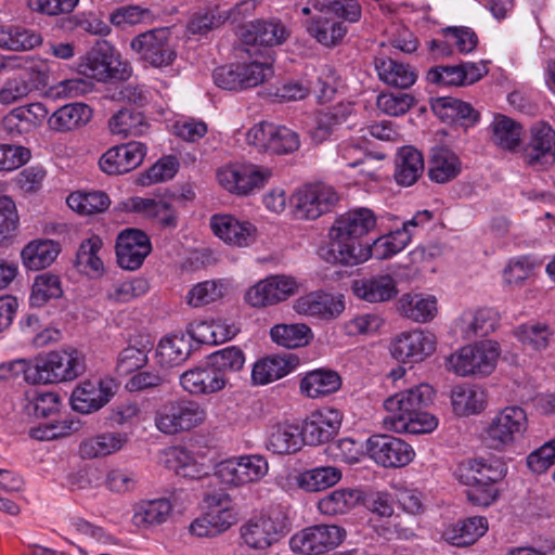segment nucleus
Returning a JSON list of instances; mask_svg holds the SVG:
<instances>
[{
    "label": "nucleus",
    "mask_w": 555,
    "mask_h": 555,
    "mask_svg": "<svg viewBox=\"0 0 555 555\" xmlns=\"http://www.w3.org/2000/svg\"><path fill=\"white\" fill-rule=\"evenodd\" d=\"M434 397V388L425 383L388 397L384 401L387 412L385 425L396 433L434 431L438 426V418L424 411L433 402Z\"/></svg>",
    "instance_id": "obj_1"
},
{
    "label": "nucleus",
    "mask_w": 555,
    "mask_h": 555,
    "mask_svg": "<svg viewBox=\"0 0 555 555\" xmlns=\"http://www.w3.org/2000/svg\"><path fill=\"white\" fill-rule=\"evenodd\" d=\"M15 375L22 374L29 384L73 380L85 372V359L77 350L51 351L36 363L17 360L11 364Z\"/></svg>",
    "instance_id": "obj_2"
},
{
    "label": "nucleus",
    "mask_w": 555,
    "mask_h": 555,
    "mask_svg": "<svg viewBox=\"0 0 555 555\" xmlns=\"http://www.w3.org/2000/svg\"><path fill=\"white\" fill-rule=\"evenodd\" d=\"M528 427L525 409L517 404L506 405L489 417L482 428L481 439L489 449L502 452L522 438Z\"/></svg>",
    "instance_id": "obj_3"
},
{
    "label": "nucleus",
    "mask_w": 555,
    "mask_h": 555,
    "mask_svg": "<svg viewBox=\"0 0 555 555\" xmlns=\"http://www.w3.org/2000/svg\"><path fill=\"white\" fill-rule=\"evenodd\" d=\"M207 420L206 408L191 399L164 403L155 413V427L165 435H177L202 426Z\"/></svg>",
    "instance_id": "obj_4"
},
{
    "label": "nucleus",
    "mask_w": 555,
    "mask_h": 555,
    "mask_svg": "<svg viewBox=\"0 0 555 555\" xmlns=\"http://www.w3.org/2000/svg\"><path fill=\"white\" fill-rule=\"evenodd\" d=\"M500 348L495 341L485 340L460 348L447 359V370L457 376H487L495 369Z\"/></svg>",
    "instance_id": "obj_5"
},
{
    "label": "nucleus",
    "mask_w": 555,
    "mask_h": 555,
    "mask_svg": "<svg viewBox=\"0 0 555 555\" xmlns=\"http://www.w3.org/2000/svg\"><path fill=\"white\" fill-rule=\"evenodd\" d=\"M216 176L224 190L235 195L246 196L268 183L272 177V169L250 163H233L220 167Z\"/></svg>",
    "instance_id": "obj_6"
},
{
    "label": "nucleus",
    "mask_w": 555,
    "mask_h": 555,
    "mask_svg": "<svg viewBox=\"0 0 555 555\" xmlns=\"http://www.w3.org/2000/svg\"><path fill=\"white\" fill-rule=\"evenodd\" d=\"M317 254L326 263L353 267L370 258V248L333 224L328 231V242L320 245Z\"/></svg>",
    "instance_id": "obj_7"
},
{
    "label": "nucleus",
    "mask_w": 555,
    "mask_h": 555,
    "mask_svg": "<svg viewBox=\"0 0 555 555\" xmlns=\"http://www.w3.org/2000/svg\"><path fill=\"white\" fill-rule=\"evenodd\" d=\"M246 141L260 152L278 155L294 153L300 146L297 132L268 121L254 125L246 133Z\"/></svg>",
    "instance_id": "obj_8"
},
{
    "label": "nucleus",
    "mask_w": 555,
    "mask_h": 555,
    "mask_svg": "<svg viewBox=\"0 0 555 555\" xmlns=\"http://www.w3.org/2000/svg\"><path fill=\"white\" fill-rule=\"evenodd\" d=\"M345 537V529L337 525H314L295 533L289 544L297 554L321 555L336 548Z\"/></svg>",
    "instance_id": "obj_9"
},
{
    "label": "nucleus",
    "mask_w": 555,
    "mask_h": 555,
    "mask_svg": "<svg viewBox=\"0 0 555 555\" xmlns=\"http://www.w3.org/2000/svg\"><path fill=\"white\" fill-rule=\"evenodd\" d=\"M298 291L299 283L294 276L270 275L247 289L245 301L253 308H267L287 300Z\"/></svg>",
    "instance_id": "obj_10"
},
{
    "label": "nucleus",
    "mask_w": 555,
    "mask_h": 555,
    "mask_svg": "<svg viewBox=\"0 0 555 555\" xmlns=\"http://www.w3.org/2000/svg\"><path fill=\"white\" fill-rule=\"evenodd\" d=\"M171 34L168 28H155L142 33L131 41V48L140 59L152 67L160 68L170 66L177 57V53L170 43Z\"/></svg>",
    "instance_id": "obj_11"
},
{
    "label": "nucleus",
    "mask_w": 555,
    "mask_h": 555,
    "mask_svg": "<svg viewBox=\"0 0 555 555\" xmlns=\"http://www.w3.org/2000/svg\"><path fill=\"white\" fill-rule=\"evenodd\" d=\"M337 202L336 191L324 183L306 184L292 196L296 217L306 220H314L326 214Z\"/></svg>",
    "instance_id": "obj_12"
},
{
    "label": "nucleus",
    "mask_w": 555,
    "mask_h": 555,
    "mask_svg": "<svg viewBox=\"0 0 555 555\" xmlns=\"http://www.w3.org/2000/svg\"><path fill=\"white\" fill-rule=\"evenodd\" d=\"M436 336L427 331H406L395 336L390 343L391 356L400 362L418 363L436 350Z\"/></svg>",
    "instance_id": "obj_13"
},
{
    "label": "nucleus",
    "mask_w": 555,
    "mask_h": 555,
    "mask_svg": "<svg viewBox=\"0 0 555 555\" xmlns=\"http://www.w3.org/2000/svg\"><path fill=\"white\" fill-rule=\"evenodd\" d=\"M366 451L371 459L384 467L405 466L415 455L409 443L389 435L370 437L366 441Z\"/></svg>",
    "instance_id": "obj_14"
},
{
    "label": "nucleus",
    "mask_w": 555,
    "mask_h": 555,
    "mask_svg": "<svg viewBox=\"0 0 555 555\" xmlns=\"http://www.w3.org/2000/svg\"><path fill=\"white\" fill-rule=\"evenodd\" d=\"M180 385L191 396L206 397L222 391L228 385V378L208 361L205 365L182 373Z\"/></svg>",
    "instance_id": "obj_15"
},
{
    "label": "nucleus",
    "mask_w": 555,
    "mask_h": 555,
    "mask_svg": "<svg viewBox=\"0 0 555 555\" xmlns=\"http://www.w3.org/2000/svg\"><path fill=\"white\" fill-rule=\"evenodd\" d=\"M527 165L543 170L555 162V132L546 124L540 122L532 127L530 142L522 151Z\"/></svg>",
    "instance_id": "obj_16"
},
{
    "label": "nucleus",
    "mask_w": 555,
    "mask_h": 555,
    "mask_svg": "<svg viewBox=\"0 0 555 555\" xmlns=\"http://www.w3.org/2000/svg\"><path fill=\"white\" fill-rule=\"evenodd\" d=\"M151 249L150 238L143 231L124 230L116 241L117 262L125 270H137L142 266Z\"/></svg>",
    "instance_id": "obj_17"
},
{
    "label": "nucleus",
    "mask_w": 555,
    "mask_h": 555,
    "mask_svg": "<svg viewBox=\"0 0 555 555\" xmlns=\"http://www.w3.org/2000/svg\"><path fill=\"white\" fill-rule=\"evenodd\" d=\"M209 225L212 233L230 246L247 247L256 241V227L229 214L212 215Z\"/></svg>",
    "instance_id": "obj_18"
},
{
    "label": "nucleus",
    "mask_w": 555,
    "mask_h": 555,
    "mask_svg": "<svg viewBox=\"0 0 555 555\" xmlns=\"http://www.w3.org/2000/svg\"><path fill=\"white\" fill-rule=\"evenodd\" d=\"M343 422V414L334 408H323L310 414L305 421L302 439L309 444H321L335 437Z\"/></svg>",
    "instance_id": "obj_19"
},
{
    "label": "nucleus",
    "mask_w": 555,
    "mask_h": 555,
    "mask_svg": "<svg viewBox=\"0 0 555 555\" xmlns=\"http://www.w3.org/2000/svg\"><path fill=\"white\" fill-rule=\"evenodd\" d=\"M112 397V380L87 379L73 390L70 404L75 411L87 414L100 410Z\"/></svg>",
    "instance_id": "obj_20"
},
{
    "label": "nucleus",
    "mask_w": 555,
    "mask_h": 555,
    "mask_svg": "<svg viewBox=\"0 0 555 555\" xmlns=\"http://www.w3.org/2000/svg\"><path fill=\"white\" fill-rule=\"evenodd\" d=\"M145 152V146L140 142L114 146L101 156L99 165L107 175L127 173L142 164Z\"/></svg>",
    "instance_id": "obj_21"
},
{
    "label": "nucleus",
    "mask_w": 555,
    "mask_h": 555,
    "mask_svg": "<svg viewBox=\"0 0 555 555\" xmlns=\"http://www.w3.org/2000/svg\"><path fill=\"white\" fill-rule=\"evenodd\" d=\"M243 543L251 550H267L279 541L280 526L273 518L259 515L245 521L240 528Z\"/></svg>",
    "instance_id": "obj_22"
},
{
    "label": "nucleus",
    "mask_w": 555,
    "mask_h": 555,
    "mask_svg": "<svg viewBox=\"0 0 555 555\" xmlns=\"http://www.w3.org/2000/svg\"><path fill=\"white\" fill-rule=\"evenodd\" d=\"M293 309L301 315L333 319L344 311L345 305L343 299L336 298L332 294L315 291L295 299Z\"/></svg>",
    "instance_id": "obj_23"
},
{
    "label": "nucleus",
    "mask_w": 555,
    "mask_h": 555,
    "mask_svg": "<svg viewBox=\"0 0 555 555\" xmlns=\"http://www.w3.org/2000/svg\"><path fill=\"white\" fill-rule=\"evenodd\" d=\"M172 512L173 505L167 498L140 500L132 505L131 524L139 530H150L165 524Z\"/></svg>",
    "instance_id": "obj_24"
},
{
    "label": "nucleus",
    "mask_w": 555,
    "mask_h": 555,
    "mask_svg": "<svg viewBox=\"0 0 555 555\" xmlns=\"http://www.w3.org/2000/svg\"><path fill=\"white\" fill-rule=\"evenodd\" d=\"M129 442V435L122 431H105L83 439L78 448L83 460H94L115 454Z\"/></svg>",
    "instance_id": "obj_25"
},
{
    "label": "nucleus",
    "mask_w": 555,
    "mask_h": 555,
    "mask_svg": "<svg viewBox=\"0 0 555 555\" xmlns=\"http://www.w3.org/2000/svg\"><path fill=\"white\" fill-rule=\"evenodd\" d=\"M351 289L358 298L371 304L389 301L398 295L397 283L389 274L354 280Z\"/></svg>",
    "instance_id": "obj_26"
},
{
    "label": "nucleus",
    "mask_w": 555,
    "mask_h": 555,
    "mask_svg": "<svg viewBox=\"0 0 555 555\" xmlns=\"http://www.w3.org/2000/svg\"><path fill=\"white\" fill-rule=\"evenodd\" d=\"M505 475L502 463L499 461L487 462L485 460H468L462 462L455 476L463 485H494Z\"/></svg>",
    "instance_id": "obj_27"
},
{
    "label": "nucleus",
    "mask_w": 555,
    "mask_h": 555,
    "mask_svg": "<svg viewBox=\"0 0 555 555\" xmlns=\"http://www.w3.org/2000/svg\"><path fill=\"white\" fill-rule=\"evenodd\" d=\"M299 364V359L294 354L270 356L258 360L251 370L254 385H267L273 383L293 372Z\"/></svg>",
    "instance_id": "obj_28"
},
{
    "label": "nucleus",
    "mask_w": 555,
    "mask_h": 555,
    "mask_svg": "<svg viewBox=\"0 0 555 555\" xmlns=\"http://www.w3.org/2000/svg\"><path fill=\"white\" fill-rule=\"evenodd\" d=\"M399 314L416 323H427L438 313L437 299L433 295L405 293L397 301Z\"/></svg>",
    "instance_id": "obj_29"
},
{
    "label": "nucleus",
    "mask_w": 555,
    "mask_h": 555,
    "mask_svg": "<svg viewBox=\"0 0 555 555\" xmlns=\"http://www.w3.org/2000/svg\"><path fill=\"white\" fill-rule=\"evenodd\" d=\"M487 530V518L474 516L446 527L442 539L453 546L467 547L476 543Z\"/></svg>",
    "instance_id": "obj_30"
},
{
    "label": "nucleus",
    "mask_w": 555,
    "mask_h": 555,
    "mask_svg": "<svg viewBox=\"0 0 555 555\" xmlns=\"http://www.w3.org/2000/svg\"><path fill=\"white\" fill-rule=\"evenodd\" d=\"M112 48L106 42L96 43L79 63V72L98 81H106L116 76L113 68Z\"/></svg>",
    "instance_id": "obj_31"
},
{
    "label": "nucleus",
    "mask_w": 555,
    "mask_h": 555,
    "mask_svg": "<svg viewBox=\"0 0 555 555\" xmlns=\"http://www.w3.org/2000/svg\"><path fill=\"white\" fill-rule=\"evenodd\" d=\"M500 323V314L492 308H478L465 311L459 320V326L464 337H486L493 333Z\"/></svg>",
    "instance_id": "obj_32"
},
{
    "label": "nucleus",
    "mask_w": 555,
    "mask_h": 555,
    "mask_svg": "<svg viewBox=\"0 0 555 555\" xmlns=\"http://www.w3.org/2000/svg\"><path fill=\"white\" fill-rule=\"evenodd\" d=\"M341 387V377L328 369H318L305 374L300 380V391L310 399H319L338 391Z\"/></svg>",
    "instance_id": "obj_33"
},
{
    "label": "nucleus",
    "mask_w": 555,
    "mask_h": 555,
    "mask_svg": "<svg viewBox=\"0 0 555 555\" xmlns=\"http://www.w3.org/2000/svg\"><path fill=\"white\" fill-rule=\"evenodd\" d=\"M289 36L280 21H257L250 23L241 38L246 44L273 47L282 44Z\"/></svg>",
    "instance_id": "obj_34"
},
{
    "label": "nucleus",
    "mask_w": 555,
    "mask_h": 555,
    "mask_svg": "<svg viewBox=\"0 0 555 555\" xmlns=\"http://www.w3.org/2000/svg\"><path fill=\"white\" fill-rule=\"evenodd\" d=\"M450 399L453 413L462 417L480 414L487 406V393L477 386H455Z\"/></svg>",
    "instance_id": "obj_35"
},
{
    "label": "nucleus",
    "mask_w": 555,
    "mask_h": 555,
    "mask_svg": "<svg viewBox=\"0 0 555 555\" xmlns=\"http://www.w3.org/2000/svg\"><path fill=\"white\" fill-rule=\"evenodd\" d=\"M374 65L379 79L393 88L408 89L417 79L416 72L409 64L395 61L391 57H376Z\"/></svg>",
    "instance_id": "obj_36"
},
{
    "label": "nucleus",
    "mask_w": 555,
    "mask_h": 555,
    "mask_svg": "<svg viewBox=\"0 0 555 555\" xmlns=\"http://www.w3.org/2000/svg\"><path fill=\"white\" fill-rule=\"evenodd\" d=\"M363 500L362 490L339 488L321 498L318 502V509L325 516L344 515L362 503Z\"/></svg>",
    "instance_id": "obj_37"
},
{
    "label": "nucleus",
    "mask_w": 555,
    "mask_h": 555,
    "mask_svg": "<svg viewBox=\"0 0 555 555\" xmlns=\"http://www.w3.org/2000/svg\"><path fill=\"white\" fill-rule=\"evenodd\" d=\"M92 109L83 103H70L56 109L48 119L50 129L59 132L72 131L87 125Z\"/></svg>",
    "instance_id": "obj_38"
},
{
    "label": "nucleus",
    "mask_w": 555,
    "mask_h": 555,
    "mask_svg": "<svg viewBox=\"0 0 555 555\" xmlns=\"http://www.w3.org/2000/svg\"><path fill=\"white\" fill-rule=\"evenodd\" d=\"M305 25L309 35L327 48L340 43L347 34V27L331 16L312 15Z\"/></svg>",
    "instance_id": "obj_39"
},
{
    "label": "nucleus",
    "mask_w": 555,
    "mask_h": 555,
    "mask_svg": "<svg viewBox=\"0 0 555 555\" xmlns=\"http://www.w3.org/2000/svg\"><path fill=\"white\" fill-rule=\"evenodd\" d=\"M346 235L356 241L370 233L376 227V216L369 208H356L339 216L333 223Z\"/></svg>",
    "instance_id": "obj_40"
},
{
    "label": "nucleus",
    "mask_w": 555,
    "mask_h": 555,
    "mask_svg": "<svg viewBox=\"0 0 555 555\" xmlns=\"http://www.w3.org/2000/svg\"><path fill=\"white\" fill-rule=\"evenodd\" d=\"M301 436L298 427L292 424L273 425L268 435L267 449L279 455L296 453L301 448Z\"/></svg>",
    "instance_id": "obj_41"
},
{
    "label": "nucleus",
    "mask_w": 555,
    "mask_h": 555,
    "mask_svg": "<svg viewBox=\"0 0 555 555\" xmlns=\"http://www.w3.org/2000/svg\"><path fill=\"white\" fill-rule=\"evenodd\" d=\"M424 172V159L421 152L412 146L402 147L396 160V181L405 186L414 184Z\"/></svg>",
    "instance_id": "obj_42"
},
{
    "label": "nucleus",
    "mask_w": 555,
    "mask_h": 555,
    "mask_svg": "<svg viewBox=\"0 0 555 555\" xmlns=\"http://www.w3.org/2000/svg\"><path fill=\"white\" fill-rule=\"evenodd\" d=\"M60 250L59 243L52 240L33 241L22 250L23 263L30 270L44 269L54 262Z\"/></svg>",
    "instance_id": "obj_43"
},
{
    "label": "nucleus",
    "mask_w": 555,
    "mask_h": 555,
    "mask_svg": "<svg viewBox=\"0 0 555 555\" xmlns=\"http://www.w3.org/2000/svg\"><path fill=\"white\" fill-rule=\"evenodd\" d=\"M351 113L352 107L345 104L320 111L315 117V126L310 130V138L317 144L326 141L334 129L346 121Z\"/></svg>",
    "instance_id": "obj_44"
},
{
    "label": "nucleus",
    "mask_w": 555,
    "mask_h": 555,
    "mask_svg": "<svg viewBox=\"0 0 555 555\" xmlns=\"http://www.w3.org/2000/svg\"><path fill=\"white\" fill-rule=\"evenodd\" d=\"M270 337L281 347L296 349L308 346L313 339V333L305 323H282L271 327Z\"/></svg>",
    "instance_id": "obj_45"
},
{
    "label": "nucleus",
    "mask_w": 555,
    "mask_h": 555,
    "mask_svg": "<svg viewBox=\"0 0 555 555\" xmlns=\"http://www.w3.org/2000/svg\"><path fill=\"white\" fill-rule=\"evenodd\" d=\"M343 473L336 466H319L302 472L297 482L307 492H320L337 485Z\"/></svg>",
    "instance_id": "obj_46"
},
{
    "label": "nucleus",
    "mask_w": 555,
    "mask_h": 555,
    "mask_svg": "<svg viewBox=\"0 0 555 555\" xmlns=\"http://www.w3.org/2000/svg\"><path fill=\"white\" fill-rule=\"evenodd\" d=\"M108 127L113 134L128 138L144 134L150 125L141 112L124 108L109 119Z\"/></svg>",
    "instance_id": "obj_47"
},
{
    "label": "nucleus",
    "mask_w": 555,
    "mask_h": 555,
    "mask_svg": "<svg viewBox=\"0 0 555 555\" xmlns=\"http://www.w3.org/2000/svg\"><path fill=\"white\" fill-rule=\"evenodd\" d=\"M460 158L448 149H437L430 159L428 176L431 181L447 183L461 172Z\"/></svg>",
    "instance_id": "obj_48"
},
{
    "label": "nucleus",
    "mask_w": 555,
    "mask_h": 555,
    "mask_svg": "<svg viewBox=\"0 0 555 555\" xmlns=\"http://www.w3.org/2000/svg\"><path fill=\"white\" fill-rule=\"evenodd\" d=\"M168 468L177 475L197 479L207 474V467L199 463L194 455L182 447H173L166 454Z\"/></svg>",
    "instance_id": "obj_49"
},
{
    "label": "nucleus",
    "mask_w": 555,
    "mask_h": 555,
    "mask_svg": "<svg viewBox=\"0 0 555 555\" xmlns=\"http://www.w3.org/2000/svg\"><path fill=\"white\" fill-rule=\"evenodd\" d=\"M67 205L81 216H91L104 212L111 205V199L105 192H73L67 197Z\"/></svg>",
    "instance_id": "obj_50"
},
{
    "label": "nucleus",
    "mask_w": 555,
    "mask_h": 555,
    "mask_svg": "<svg viewBox=\"0 0 555 555\" xmlns=\"http://www.w3.org/2000/svg\"><path fill=\"white\" fill-rule=\"evenodd\" d=\"M191 353L189 341L183 336H171L162 339L156 349L159 365L172 367L184 362Z\"/></svg>",
    "instance_id": "obj_51"
},
{
    "label": "nucleus",
    "mask_w": 555,
    "mask_h": 555,
    "mask_svg": "<svg viewBox=\"0 0 555 555\" xmlns=\"http://www.w3.org/2000/svg\"><path fill=\"white\" fill-rule=\"evenodd\" d=\"M42 43L40 34L14 26L0 27V48L11 51H26Z\"/></svg>",
    "instance_id": "obj_52"
},
{
    "label": "nucleus",
    "mask_w": 555,
    "mask_h": 555,
    "mask_svg": "<svg viewBox=\"0 0 555 555\" xmlns=\"http://www.w3.org/2000/svg\"><path fill=\"white\" fill-rule=\"evenodd\" d=\"M515 334L524 346L538 352L546 350L554 338V331L548 324L541 322L521 324Z\"/></svg>",
    "instance_id": "obj_53"
},
{
    "label": "nucleus",
    "mask_w": 555,
    "mask_h": 555,
    "mask_svg": "<svg viewBox=\"0 0 555 555\" xmlns=\"http://www.w3.org/2000/svg\"><path fill=\"white\" fill-rule=\"evenodd\" d=\"M229 294L225 280H206L195 284L189 292L186 301L192 307H202L223 299Z\"/></svg>",
    "instance_id": "obj_54"
},
{
    "label": "nucleus",
    "mask_w": 555,
    "mask_h": 555,
    "mask_svg": "<svg viewBox=\"0 0 555 555\" xmlns=\"http://www.w3.org/2000/svg\"><path fill=\"white\" fill-rule=\"evenodd\" d=\"M431 107L442 120L466 119L475 122L479 118V113L469 103L451 96L436 99Z\"/></svg>",
    "instance_id": "obj_55"
},
{
    "label": "nucleus",
    "mask_w": 555,
    "mask_h": 555,
    "mask_svg": "<svg viewBox=\"0 0 555 555\" xmlns=\"http://www.w3.org/2000/svg\"><path fill=\"white\" fill-rule=\"evenodd\" d=\"M492 140L503 150L513 151L519 146L522 138L521 126L513 119L499 115L492 122Z\"/></svg>",
    "instance_id": "obj_56"
},
{
    "label": "nucleus",
    "mask_w": 555,
    "mask_h": 555,
    "mask_svg": "<svg viewBox=\"0 0 555 555\" xmlns=\"http://www.w3.org/2000/svg\"><path fill=\"white\" fill-rule=\"evenodd\" d=\"M240 332L235 322L218 319L201 323L196 328V339L203 344H222Z\"/></svg>",
    "instance_id": "obj_57"
},
{
    "label": "nucleus",
    "mask_w": 555,
    "mask_h": 555,
    "mask_svg": "<svg viewBox=\"0 0 555 555\" xmlns=\"http://www.w3.org/2000/svg\"><path fill=\"white\" fill-rule=\"evenodd\" d=\"M102 240L93 235L80 244L75 264L79 271L89 275H99L103 271V261L99 256Z\"/></svg>",
    "instance_id": "obj_58"
},
{
    "label": "nucleus",
    "mask_w": 555,
    "mask_h": 555,
    "mask_svg": "<svg viewBox=\"0 0 555 555\" xmlns=\"http://www.w3.org/2000/svg\"><path fill=\"white\" fill-rule=\"evenodd\" d=\"M63 294L60 278L43 273L35 279L30 294V305L33 307H42L49 300L61 297Z\"/></svg>",
    "instance_id": "obj_59"
},
{
    "label": "nucleus",
    "mask_w": 555,
    "mask_h": 555,
    "mask_svg": "<svg viewBox=\"0 0 555 555\" xmlns=\"http://www.w3.org/2000/svg\"><path fill=\"white\" fill-rule=\"evenodd\" d=\"M411 234L405 229L391 232L388 235L378 237L370 246V257L387 259L401 251L410 242Z\"/></svg>",
    "instance_id": "obj_60"
},
{
    "label": "nucleus",
    "mask_w": 555,
    "mask_h": 555,
    "mask_svg": "<svg viewBox=\"0 0 555 555\" xmlns=\"http://www.w3.org/2000/svg\"><path fill=\"white\" fill-rule=\"evenodd\" d=\"M147 282L142 279L113 283L106 291V298L114 302H128L146 293Z\"/></svg>",
    "instance_id": "obj_61"
},
{
    "label": "nucleus",
    "mask_w": 555,
    "mask_h": 555,
    "mask_svg": "<svg viewBox=\"0 0 555 555\" xmlns=\"http://www.w3.org/2000/svg\"><path fill=\"white\" fill-rule=\"evenodd\" d=\"M152 18V11L140 5L119 7L109 14L111 23L118 28L133 26Z\"/></svg>",
    "instance_id": "obj_62"
},
{
    "label": "nucleus",
    "mask_w": 555,
    "mask_h": 555,
    "mask_svg": "<svg viewBox=\"0 0 555 555\" xmlns=\"http://www.w3.org/2000/svg\"><path fill=\"white\" fill-rule=\"evenodd\" d=\"M208 361L224 374L225 372L240 371L245 363V356L241 348L231 346L211 353Z\"/></svg>",
    "instance_id": "obj_63"
},
{
    "label": "nucleus",
    "mask_w": 555,
    "mask_h": 555,
    "mask_svg": "<svg viewBox=\"0 0 555 555\" xmlns=\"http://www.w3.org/2000/svg\"><path fill=\"white\" fill-rule=\"evenodd\" d=\"M242 89L257 87L273 76L271 65L260 62L240 64Z\"/></svg>",
    "instance_id": "obj_64"
}]
</instances>
